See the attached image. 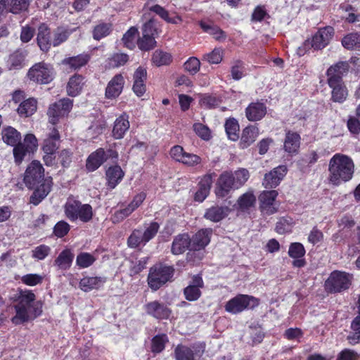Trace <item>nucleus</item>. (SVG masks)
<instances>
[{
    "mask_svg": "<svg viewBox=\"0 0 360 360\" xmlns=\"http://www.w3.org/2000/svg\"><path fill=\"white\" fill-rule=\"evenodd\" d=\"M129 128V117L127 114H122L116 119L112 129V135L116 139L123 138L124 134Z\"/></svg>",
    "mask_w": 360,
    "mask_h": 360,
    "instance_id": "nucleus-29",
    "label": "nucleus"
},
{
    "mask_svg": "<svg viewBox=\"0 0 360 360\" xmlns=\"http://www.w3.org/2000/svg\"><path fill=\"white\" fill-rule=\"evenodd\" d=\"M138 37V29L136 27H130L123 35L122 39L124 46L131 50L134 49L137 42Z\"/></svg>",
    "mask_w": 360,
    "mask_h": 360,
    "instance_id": "nucleus-40",
    "label": "nucleus"
},
{
    "mask_svg": "<svg viewBox=\"0 0 360 360\" xmlns=\"http://www.w3.org/2000/svg\"><path fill=\"white\" fill-rule=\"evenodd\" d=\"M89 60V56L87 54H79L77 56L65 58L62 63L68 65L70 69L75 70L84 66Z\"/></svg>",
    "mask_w": 360,
    "mask_h": 360,
    "instance_id": "nucleus-34",
    "label": "nucleus"
},
{
    "mask_svg": "<svg viewBox=\"0 0 360 360\" xmlns=\"http://www.w3.org/2000/svg\"><path fill=\"white\" fill-rule=\"evenodd\" d=\"M212 174L205 175L198 184V189L196 191L194 199L195 201L202 202L209 195L212 184Z\"/></svg>",
    "mask_w": 360,
    "mask_h": 360,
    "instance_id": "nucleus-24",
    "label": "nucleus"
},
{
    "mask_svg": "<svg viewBox=\"0 0 360 360\" xmlns=\"http://www.w3.org/2000/svg\"><path fill=\"white\" fill-rule=\"evenodd\" d=\"M168 338L166 335H157L152 340L151 350L154 353H160L164 349Z\"/></svg>",
    "mask_w": 360,
    "mask_h": 360,
    "instance_id": "nucleus-48",
    "label": "nucleus"
},
{
    "mask_svg": "<svg viewBox=\"0 0 360 360\" xmlns=\"http://www.w3.org/2000/svg\"><path fill=\"white\" fill-rule=\"evenodd\" d=\"M256 200L255 196L252 193H245L238 200L239 208L245 210L254 205Z\"/></svg>",
    "mask_w": 360,
    "mask_h": 360,
    "instance_id": "nucleus-47",
    "label": "nucleus"
},
{
    "mask_svg": "<svg viewBox=\"0 0 360 360\" xmlns=\"http://www.w3.org/2000/svg\"><path fill=\"white\" fill-rule=\"evenodd\" d=\"M50 248L45 245H41L34 248L32 252V257L37 260L44 259L50 252Z\"/></svg>",
    "mask_w": 360,
    "mask_h": 360,
    "instance_id": "nucleus-57",
    "label": "nucleus"
},
{
    "mask_svg": "<svg viewBox=\"0 0 360 360\" xmlns=\"http://www.w3.org/2000/svg\"><path fill=\"white\" fill-rule=\"evenodd\" d=\"M73 259L72 252L65 250L60 253L55 261V264L60 269H68L70 267Z\"/></svg>",
    "mask_w": 360,
    "mask_h": 360,
    "instance_id": "nucleus-44",
    "label": "nucleus"
},
{
    "mask_svg": "<svg viewBox=\"0 0 360 360\" xmlns=\"http://www.w3.org/2000/svg\"><path fill=\"white\" fill-rule=\"evenodd\" d=\"M203 286L204 283L202 277L199 275L193 276L189 285L184 290L185 298L191 302L198 300L201 295L200 289Z\"/></svg>",
    "mask_w": 360,
    "mask_h": 360,
    "instance_id": "nucleus-16",
    "label": "nucleus"
},
{
    "mask_svg": "<svg viewBox=\"0 0 360 360\" xmlns=\"http://www.w3.org/2000/svg\"><path fill=\"white\" fill-rule=\"evenodd\" d=\"M37 110V101L34 98H29L20 102L17 112H35Z\"/></svg>",
    "mask_w": 360,
    "mask_h": 360,
    "instance_id": "nucleus-45",
    "label": "nucleus"
},
{
    "mask_svg": "<svg viewBox=\"0 0 360 360\" xmlns=\"http://www.w3.org/2000/svg\"><path fill=\"white\" fill-rule=\"evenodd\" d=\"M153 63L157 66L168 65L171 60V55L162 51H155L152 58Z\"/></svg>",
    "mask_w": 360,
    "mask_h": 360,
    "instance_id": "nucleus-50",
    "label": "nucleus"
},
{
    "mask_svg": "<svg viewBox=\"0 0 360 360\" xmlns=\"http://www.w3.org/2000/svg\"><path fill=\"white\" fill-rule=\"evenodd\" d=\"M352 276L345 272L333 271L325 282V288L328 292H338L349 288Z\"/></svg>",
    "mask_w": 360,
    "mask_h": 360,
    "instance_id": "nucleus-9",
    "label": "nucleus"
},
{
    "mask_svg": "<svg viewBox=\"0 0 360 360\" xmlns=\"http://www.w3.org/2000/svg\"><path fill=\"white\" fill-rule=\"evenodd\" d=\"M328 86L332 89V100L334 102L342 103L345 101L348 92L344 82L330 83Z\"/></svg>",
    "mask_w": 360,
    "mask_h": 360,
    "instance_id": "nucleus-33",
    "label": "nucleus"
},
{
    "mask_svg": "<svg viewBox=\"0 0 360 360\" xmlns=\"http://www.w3.org/2000/svg\"><path fill=\"white\" fill-rule=\"evenodd\" d=\"M342 46L348 50L360 51V33H350L342 39Z\"/></svg>",
    "mask_w": 360,
    "mask_h": 360,
    "instance_id": "nucleus-36",
    "label": "nucleus"
},
{
    "mask_svg": "<svg viewBox=\"0 0 360 360\" xmlns=\"http://www.w3.org/2000/svg\"><path fill=\"white\" fill-rule=\"evenodd\" d=\"M278 192L275 190L263 191L259 197L260 208L263 213L272 214L277 211L276 198Z\"/></svg>",
    "mask_w": 360,
    "mask_h": 360,
    "instance_id": "nucleus-14",
    "label": "nucleus"
},
{
    "mask_svg": "<svg viewBox=\"0 0 360 360\" xmlns=\"http://www.w3.org/2000/svg\"><path fill=\"white\" fill-rule=\"evenodd\" d=\"M44 279V276L37 274H28L21 278V281L27 285L35 286L40 284Z\"/></svg>",
    "mask_w": 360,
    "mask_h": 360,
    "instance_id": "nucleus-56",
    "label": "nucleus"
},
{
    "mask_svg": "<svg viewBox=\"0 0 360 360\" xmlns=\"http://www.w3.org/2000/svg\"><path fill=\"white\" fill-rule=\"evenodd\" d=\"M225 131L227 137L232 141H236L239 139V124L234 118L228 119L224 124Z\"/></svg>",
    "mask_w": 360,
    "mask_h": 360,
    "instance_id": "nucleus-39",
    "label": "nucleus"
},
{
    "mask_svg": "<svg viewBox=\"0 0 360 360\" xmlns=\"http://www.w3.org/2000/svg\"><path fill=\"white\" fill-rule=\"evenodd\" d=\"M354 163L348 156L335 154L330 160L328 180L330 184L339 186L349 181L354 173Z\"/></svg>",
    "mask_w": 360,
    "mask_h": 360,
    "instance_id": "nucleus-3",
    "label": "nucleus"
},
{
    "mask_svg": "<svg viewBox=\"0 0 360 360\" xmlns=\"http://www.w3.org/2000/svg\"><path fill=\"white\" fill-rule=\"evenodd\" d=\"M184 69L191 75H195L200 70V62L195 57H191L184 65Z\"/></svg>",
    "mask_w": 360,
    "mask_h": 360,
    "instance_id": "nucleus-59",
    "label": "nucleus"
},
{
    "mask_svg": "<svg viewBox=\"0 0 360 360\" xmlns=\"http://www.w3.org/2000/svg\"><path fill=\"white\" fill-rule=\"evenodd\" d=\"M112 150L106 153L103 148H99L92 153L86 160V169L89 172L96 170L108 158L109 154L112 153Z\"/></svg>",
    "mask_w": 360,
    "mask_h": 360,
    "instance_id": "nucleus-18",
    "label": "nucleus"
},
{
    "mask_svg": "<svg viewBox=\"0 0 360 360\" xmlns=\"http://www.w3.org/2000/svg\"><path fill=\"white\" fill-rule=\"evenodd\" d=\"M300 146V135L295 132L288 131L284 141V150L288 153L295 154L298 152Z\"/></svg>",
    "mask_w": 360,
    "mask_h": 360,
    "instance_id": "nucleus-30",
    "label": "nucleus"
},
{
    "mask_svg": "<svg viewBox=\"0 0 360 360\" xmlns=\"http://www.w3.org/2000/svg\"><path fill=\"white\" fill-rule=\"evenodd\" d=\"M96 261V258L88 252L79 253L76 259V264L82 269L90 266Z\"/></svg>",
    "mask_w": 360,
    "mask_h": 360,
    "instance_id": "nucleus-51",
    "label": "nucleus"
},
{
    "mask_svg": "<svg viewBox=\"0 0 360 360\" xmlns=\"http://www.w3.org/2000/svg\"><path fill=\"white\" fill-rule=\"evenodd\" d=\"M72 108V100L65 98L51 104L49 112H69Z\"/></svg>",
    "mask_w": 360,
    "mask_h": 360,
    "instance_id": "nucleus-43",
    "label": "nucleus"
},
{
    "mask_svg": "<svg viewBox=\"0 0 360 360\" xmlns=\"http://www.w3.org/2000/svg\"><path fill=\"white\" fill-rule=\"evenodd\" d=\"M141 243L145 244V239L143 235V231L135 230L131 234L128 239V245L131 248H136Z\"/></svg>",
    "mask_w": 360,
    "mask_h": 360,
    "instance_id": "nucleus-55",
    "label": "nucleus"
},
{
    "mask_svg": "<svg viewBox=\"0 0 360 360\" xmlns=\"http://www.w3.org/2000/svg\"><path fill=\"white\" fill-rule=\"evenodd\" d=\"M259 304V300L248 295L240 294L228 301L225 310L231 314H236L247 309H252Z\"/></svg>",
    "mask_w": 360,
    "mask_h": 360,
    "instance_id": "nucleus-8",
    "label": "nucleus"
},
{
    "mask_svg": "<svg viewBox=\"0 0 360 360\" xmlns=\"http://www.w3.org/2000/svg\"><path fill=\"white\" fill-rule=\"evenodd\" d=\"M259 135V129L255 126H248L245 127L242 132L240 141L239 143L240 148L242 149L247 148L253 143Z\"/></svg>",
    "mask_w": 360,
    "mask_h": 360,
    "instance_id": "nucleus-26",
    "label": "nucleus"
},
{
    "mask_svg": "<svg viewBox=\"0 0 360 360\" xmlns=\"http://www.w3.org/2000/svg\"><path fill=\"white\" fill-rule=\"evenodd\" d=\"M200 104L202 106L212 109L218 106L221 101L215 96L209 94L200 95Z\"/></svg>",
    "mask_w": 360,
    "mask_h": 360,
    "instance_id": "nucleus-53",
    "label": "nucleus"
},
{
    "mask_svg": "<svg viewBox=\"0 0 360 360\" xmlns=\"http://www.w3.org/2000/svg\"><path fill=\"white\" fill-rule=\"evenodd\" d=\"M202 352L203 350L198 347L178 345L175 349V357L176 360H195L201 356Z\"/></svg>",
    "mask_w": 360,
    "mask_h": 360,
    "instance_id": "nucleus-19",
    "label": "nucleus"
},
{
    "mask_svg": "<svg viewBox=\"0 0 360 360\" xmlns=\"http://www.w3.org/2000/svg\"><path fill=\"white\" fill-rule=\"evenodd\" d=\"M60 138V136L56 129H53L49 134V137L45 139L43 146V150L44 153H54L58 148L56 141Z\"/></svg>",
    "mask_w": 360,
    "mask_h": 360,
    "instance_id": "nucleus-42",
    "label": "nucleus"
},
{
    "mask_svg": "<svg viewBox=\"0 0 360 360\" xmlns=\"http://www.w3.org/2000/svg\"><path fill=\"white\" fill-rule=\"evenodd\" d=\"M37 39L41 50L46 52L50 49L52 38L50 29L46 24L42 23L39 25Z\"/></svg>",
    "mask_w": 360,
    "mask_h": 360,
    "instance_id": "nucleus-23",
    "label": "nucleus"
},
{
    "mask_svg": "<svg viewBox=\"0 0 360 360\" xmlns=\"http://www.w3.org/2000/svg\"><path fill=\"white\" fill-rule=\"evenodd\" d=\"M55 75L53 67L44 62L35 63L27 72L28 78L39 84L50 83L54 79Z\"/></svg>",
    "mask_w": 360,
    "mask_h": 360,
    "instance_id": "nucleus-6",
    "label": "nucleus"
},
{
    "mask_svg": "<svg viewBox=\"0 0 360 360\" xmlns=\"http://www.w3.org/2000/svg\"><path fill=\"white\" fill-rule=\"evenodd\" d=\"M155 37L141 36L138 38L136 44L139 49L143 51H148L156 46Z\"/></svg>",
    "mask_w": 360,
    "mask_h": 360,
    "instance_id": "nucleus-46",
    "label": "nucleus"
},
{
    "mask_svg": "<svg viewBox=\"0 0 360 360\" xmlns=\"http://www.w3.org/2000/svg\"><path fill=\"white\" fill-rule=\"evenodd\" d=\"M124 175V173L120 166L113 165L108 167L105 172L108 186L112 189L115 188L122 181Z\"/></svg>",
    "mask_w": 360,
    "mask_h": 360,
    "instance_id": "nucleus-27",
    "label": "nucleus"
},
{
    "mask_svg": "<svg viewBox=\"0 0 360 360\" xmlns=\"http://www.w3.org/2000/svg\"><path fill=\"white\" fill-rule=\"evenodd\" d=\"M173 274L172 266L156 264L150 269L148 284L153 290H157L169 281Z\"/></svg>",
    "mask_w": 360,
    "mask_h": 360,
    "instance_id": "nucleus-5",
    "label": "nucleus"
},
{
    "mask_svg": "<svg viewBox=\"0 0 360 360\" xmlns=\"http://www.w3.org/2000/svg\"><path fill=\"white\" fill-rule=\"evenodd\" d=\"M44 169L40 162L33 160L27 167L24 181L27 187H37L30 198V202L37 205L50 192L51 179L44 178Z\"/></svg>",
    "mask_w": 360,
    "mask_h": 360,
    "instance_id": "nucleus-2",
    "label": "nucleus"
},
{
    "mask_svg": "<svg viewBox=\"0 0 360 360\" xmlns=\"http://www.w3.org/2000/svg\"><path fill=\"white\" fill-rule=\"evenodd\" d=\"M232 190H235V188L231 185L229 172H223L219 176L217 183L215 188L217 197L224 198L227 196Z\"/></svg>",
    "mask_w": 360,
    "mask_h": 360,
    "instance_id": "nucleus-20",
    "label": "nucleus"
},
{
    "mask_svg": "<svg viewBox=\"0 0 360 360\" xmlns=\"http://www.w3.org/2000/svg\"><path fill=\"white\" fill-rule=\"evenodd\" d=\"M288 168L285 165H279L268 173H266L262 181L265 188H274L277 187L285 176Z\"/></svg>",
    "mask_w": 360,
    "mask_h": 360,
    "instance_id": "nucleus-12",
    "label": "nucleus"
},
{
    "mask_svg": "<svg viewBox=\"0 0 360 360\" xmlns=\"http://www.w3.org/2000/svg\"><path fill=\"white\" fill-rule=\"evenodd\" d=\"M212 229H203L196 233L191 240V250L196 251L204 249L210 242Z\"/></svg>",
    "mask_w": 360,
    "mask_h": 360,
    "instance_id": "nucleus-17",
    "label": "nucleus"
},
{
    "mask_svg": "<svg viewBox=\"0 0 360 360\" xmlns=\"http://www.w3.org/2000/svg\"><path fill=\"white\" fill-rule=\"evenodd\" d=\"M145 310L149 315L160 319H168L171 314L169 308L157 301L146 304L145 305Z\"/></svg>",
    "mask_w": 360,
    "mask_h": 360,
    "instance_id": "nucleus-21",
    "label": "nucleus"
},
{
    "mask_svg": "<svg viewBox=\"0 0 360 360\" xmlns=\"http://www.w3.org/2000/svg\"><path fill=\"white\" fill-rule=\"evenodd\" d=\"M171 157L176 161L188 167L199 165L201 158L197 155L186 152L180 146H174L170 151Z\"/></svg>",
    "mask_w": 360,
    "mask_h": 360,
    "instance_id": "nucleus-11",
    "label": "nucleus"
},
{
    "mask_svg": "<svg viewBox=\"0 0 360 360\" xmlns=\"http://www.w3.org/2000/svg\"><path fill=\"white\" fill-rule=\"evenodd\" d=\"M26 54L25 51L18 50L10 55L7 61L9 70L20 69L23 66Z\"/></svg>",
    "mask_w": 360,
    "mask_h": 360,
    "instance_id": "nucleus-38",
    "label": "nucleus"
},
{
    "mask_svg": "<svg viewBox=\"0 0 360 360\" xmlns=\"http://www.w3.org/2000/svg\"><path fill=\"white\" fill-rule=\"evenodd\" d=\"M70 230V225L63 221L58 222L54 227V233L58 237H63L66 235Z\"/></svg>",
    "mask_w": 360,
    "mask_h": 360,
    "instance_id": "nucleus-64",
    "label": "nucleus"
},
{
    "mask_svg": "<svg viewBox=\"0 0 360 360\" xmlns=\"http://www.w3.org/2000/svg\"><path fill=\"white\" fill-rule=\"evenodd\" d=\"M66 217L74 221L79 219L83 222L89 221L93 217L92 207L89 204H82L77 200H68L65 205Z\"/></svg>",
    "mask_w": 360,
    "mask_h": 360,
    "instance_id": "nucleus-4",
    "label": "nucleus"
},
{
    "mask_svg": "<svg viewBox=\"0 0 360 360\" xmlns=\"http://www.w3.org/2000/svg\"><path fill=\"white\" fill-rule=\"evenodd\" d=\"M293 225V220L290 217H283L278 220L276 225V231L279 234H283L285 233L291 231Z\"/></svg>",
    "mask_w": 360,
    "mask_h": 360,
    "instance_id": "nucleus-52",
    "label": "nucleus"
},
{
    "mask_svg": "<svg viewBox=\"0 0 360 360\" xmlns=\"http://www.w3.org/2000/svg\"><path fill=\"white\" fill-rule=\"evenodd\" d=\"M38 141L32 134H27L22 142L18 143L13 148V153L15 162L20 164L26 157H30L37 151Z\"/></svg>",
    "mask_w": 360,
    "mask_h": 360,
    "instance_id": "nucleus-7",
    "label": "nucleus"
},
{
    "mask_svg": "<svg viewBox=\"0 0 360 360\" xmlns=\"http://www.w3.org/2000/svg\"><path fill=\"white\" fill-rule=\"evenodd\" d=\"M193 129L202 140L209 141L212 139V131L207 126L201 123H195L193 124Z\"/></svg>",
    "mask_w": 360,
    "mask_h": 360,
    "instance_id": "nucleus-54",
    "label": "nucleus"
},
{
    "mask_svg": "<svg viewBox=\"0 0 360 360\" xmlns=\"http://www.w3.org/2000/svg\"><path fill=\"white\" fill-rule=\"evenodd\" d=\"M85 84L84 77L78 74L72 75L67 84L66 90L70 96L75 97L79 95Z\"/></svg>",
    "mask_w": 360,
    "mask_h": 360,
    "instance_id": "nucleus-25",
    "label": "nucleus"
},
{
    "mask_svg": "<svg viewBox=\"0 0 360 360\" xmlns=\"http://www.w3.org/2000/svg\"><path fill=\"white\" fill-rule=\"evenodd\" d=\"M124 79L122 75L117 74L109 82L105 89V96L108 98H115L122 92Z\"/></svg>",
    "mask_w": 360,
    "mask_h": 360,
    "instance_id": "nucleus-22",
    "label": "nucleus"
},
{
    "mask_svg": "<svg viewBox=\"0 0 360 360\" xmlns=\"http://www.w3.org/2000/svg\"><path fill=\"white\" fill-rule=\"evenodd\" d=\"M31 0H4V2L10 13H20L27 10Z\"/></svg>",
    "mask_w": 360,
    "mask_h": 360,
    "instance_id": "nucleus-37",
    "label": "nucleus"
},
{
    "mask_svg": "<svg viewBox=\"0 0 360 360\" xmlns=\"http://www.w3.org/2000/svg\"><path fill=\"white\" fill-rule=\"evenodd\" d=\"M34 293L30 290H20L15 305V315L11 319L15 325H20L34 319L42 313V302L36 301Z\"/></svg>",
    "mask_w": 360,
    "mask_h": 360,
    "instance_id": "nucleus-1",
    "label": "nucleus"
},
{
    "mask_svg": "<svg viewBox=\"0 0 360 360\" xmlns=\"http://www.w3.org/2000/svg\"><path fill=\"white\" fill-rule=\"evenodd\" d=\"M111 32V25L108 23H101L96 25L93 30V37L96 40H100L108 36Z\"/></svg>",
    "mask_w": 360,
    "mask_h": 360,
    "instance_id": "nucleus-49",
    "label": "nucleus"
},
{
    "mask_svg": "<svg viewBox=\"0 0 360 360\" xmlns=\"http://www.w3.org/2000/svg\"><path fill=\"white\" fill-rule=\"evenodd\" d=\"M1 135L3 141L11 146H15L21 140L20 133L12 127H4Z\"/></svg>",
    "mask_w": 360,
    "mask_h": 360,
    "instance_id": "nucleus-32",
    "label": "nucleus"
},
{
    "mask_svg": "<svg viewBox=\"0 0 360 360\" xmlns=\"http://www.w3.org/2000/svg\"><path fill=\"white\" fill-rule=\"evenodd\" d=\"M191 240L188 234H179L176 236L172 245V252L174 255H181L188 248H191Z\"/></svg>",
    "mask_w": 360,
    "mask_h": 360,
    "instance_id": "nucleus-28",
    "label": "nucleus"
},
{
    "mask_svg": "<svg viewBox=\"0 0 360 360\" xmlns=\"http://www.w3.org/2000/svg\"><path fill=\"white\" fill-rule=\"evenodd\" d=\"M73 30H70L63 27H58L53 32L51 46H58L65 41Z\"/></svg>",
    "mask_w": 360,
    "mask_h": 360,
    "instance_id": "nucleus-41",
    "label": "nucleus"
},
{
    "mask_svg": "<svg viewBox=\"0 0 360 360\" xmlns=\"http://www.w3.org/2000/svg\"><path fill=\"white\" fill-rule=\"evenodd\" d=\"M158 229L159 225L158 223L153 222L150 224L149 226L146 229V230L143 231L145 243H147L150 239H152L156 235Z\"/></svg>",
    "mask_w": 360,
    "mask_h": 360,
    "instance_id": "nucleus-61",
    "label": "nucleus"
},
{
    "mask_svg": "<svg viewBox=\"0 0 360 360\" xmlns=\"http://www.w3.org/2000/svg\"><path fill=\"white\" fill-rule=\"evenodd\" d=\"M233 173L236 178V183L239 185L240 188L244 185L250 177L249 172L246 169H238L233 172Z\"/></svg>",
    "mask_w": 360,
    "mask_h": 360,
    "instance_id": "nucleus-60",
    "label": "nucleus"
},
{
    "mask_svg": "<svg viewBox=\"0 0 360 360\" xmlns=\"http://www.w3.org/2000/svg\"><path fill=\"white\" fill-rule=\"evenodd\" d=\"M204 58L210 63L218 64L222 60L221 51L219 49H214L212 52L206 54Z\"/></svg>",
    "mask_w": 360,
    "mask_h": 360,
    "instance_id": "nucleus-63",
    "label": "nucleus"
},
{
    "mask_svg": "<svg viewBox=\"0 0 360 360\" xmlns=\"http://www.w3.org/2000/svg\"><path fill=\"white\" fill-rule=\"evenodd\" d=\"M229 212L227 207H212L206 210L204 217L211 221L218 222L226 217Z\"/></svg>",
    "mask_w": 360,
    "mask_h": 360,
    "instance_id": "nucleus-31",
    "label": "nucleus"
},
{
    "mask_svg": "<svg viewBox=\"0 0 360 360\" xmlns=\"http://www.w3.org/2000/svg\"><path fill=\"white\" fill-rule=\"evenodd\" d=\"M146 194L141 192L136 195L132 201L124 209L117 211L112 216L113 223H118L129 216L136 208H138L146 199Z\"/></svg>",
    "mask_w": 360,
    "mask_h": 360,
    "instance_id": "nucleus-13",
    "label": "nucleus"
},
{
    "mask_svg": "<svg viewBox=\"0 0 360 360\" xmlns=\"http://www.w3.org/2000/svg\"><path fill=\"white\" fill-rule=\"evenodd\" d=\"M348 69V63L343 61L338 62L330 66L326 72L328 84L343 82L342 77L347 73Z\"/></svg>",
    "mask_w": 360,
    "mask_h": 360,
    "instance_id": "nucleus-15",
    "label": "nucleus"
},
{
    "mask_svg": "<svg viewBox=\"0 0 360 360\" xmlns=\"http://www.w3.org/2000/svg\"><path fill=\"white\" fill-rule=\"evenodd\" d=\"M305 254V250L302 244L300 243H292L288 250V255L292 258H301Z\"/></svg>",
    "mask_w": 360,
    "mask_h": 360,
    "instance_id": "nucleus-58",
    "label": "nucleus"
},
{
    "mask_svg": "<svg viewBox=\"0 0 360 360\" xmlns=\"http://www.w3.org/2000/svg\"><path fill=\"white\" fill-rule=\"evenodd\" d=\"M104 282L101 277H84L79 282V288L84 292H89L100 288Z\"/></svg>",
    "mask_w": 360,
    "mask_h": 360,
    "instance_id": "nucleus-35",
    "label": "nucleus"
},
{
    "mask_svg": "<svg viewBox=\"0 0 360 360\" xmlns=\"http://www.w3.org/2000/svg\"><path fill=\"white\" fill-rule=\"evenodd\" d=\"M334 34V29L333 27L327 26L321 28L314 35L311 41L307 40L304 42V46L309 47L311 46L316 50L322 49L326 47L332 39Z\"/></svg>",
    "mask_w": 360,
    "mask_h": 360,
    "instance_id": "nucleus-10",
    "label": "nucleus"
},
{
    "mask_svg": "<svg viewBox=\"0 0 360 360\" xmlns=\"http://www.w3.org/2000/svg\"><path fill=\"white\" fill-rule=\"evenodd\" d=\"M129 60V56L126 53H115L110 58V65L112 67L124 65Z\"/></svg>",
    "mask_w": 360,
    "mask_h": 360,
    "instance_id": "nucleus-62",
    "label": "nucleus"
}]
</instances>
